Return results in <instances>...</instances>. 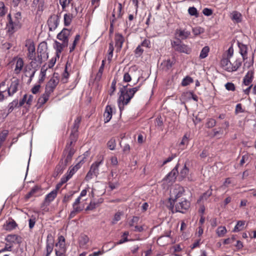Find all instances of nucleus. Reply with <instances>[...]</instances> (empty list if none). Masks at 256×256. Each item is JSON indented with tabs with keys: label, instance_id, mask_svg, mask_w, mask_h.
<instances>
[{
	"label": "nucleus",
	"instance_id": "nucleus-3",
	"mask_svg": "<svg viewBox=\"0 0 256 256\" xmlns=\"http://www.w3.org/2000/svg\"><path fill=\"white\" fill-rule=\"evenodd\" d=\"M58 82L59 78L58 74L54 73L52 78L46 84L44 92L50 95L54 92Z\"/></svg>",
	"mask_w": 256,
	"mask_h": 256
},
{
	"label": "nucleus",
	"instance_id": "nucleus-26",
	"mask_svg": "<svg viewBox=\"0 0 256 256\" xmlns=\"http://www.w3.org/2000/svg\"><path fill=\"white\" fill-rule=\"evenodd\" d=\"M103 202V199L102 198H100L98 199L97 200H92L89 205L86 208V210H92L98 207L100 204H102Z\"/></svg>",
	"mask_w": 256,
	"mask_h": 256
},
{
	"label": "nucleus",
	"instance_id": "nucleus-23",
	"mask_svg": "<svg viewBox=\"0 0 256 256\" xmlns=\"http://www.w3.org/2000/svg\"><path fill=\"white\" fill-rule=\"evenodd\" d=\"M238 46L240 48V52L242 57L243 60L248 58V46L242 43L238 42Z\"/></svg>",
	"mask_w": 256,
	"mask_h": 256
},
{
	"label": "nucleus",
	"instance_id": "nucleus-14",
	"mask_svg": "<svg viewBox=\"0 0 256 256\" xmlns=\"http://www.w3.org/2000/svg\"><path fill=\"white\" fill-rule=\"evenodd\" d=\"M56 190H53L50 192L46 195L44 200L42 204V207L48 206L50 203L53 201L57 196Z\"/></svg>",
	"mask_w": 256,
	"mask_h": 256
},
{
	"label": "nucleus",
	"instance_id": "nucleus-56",
	"mask_svg": "<svg viewBox=\"0 0 256 256\" xmlns=\"http://www.w3.org/2000/svg\"><path fill=\"white\" fill-rule=\"evenodd\" d=\"M188 172L189 169L187 168L186 164H185L183 168L180 172V175L182 178H184L188 176Z\"/></svg>",
	"mask_w": 256,
	"mask_h": 256
},
{
	"label": "nucleus",
	"instance_id": "nucleus-44",
	"mask_svg": "<svg viewBox=\"0 0 256 256\" xmlns=\"http://www.w3.org/2000/svg\"><path fill=\"white\" fill-rule=\"evenodd\" d=\"M216 122L215 120L210 118H208L206 120V128H212L214 126H216Z\"/></svg>",
	"mask_w": 256,
	"mask_h": 256
},
{
	"label": "nucleus",
	"instance_id": "nucleus-2",
	"mask_svg": "<svg viewBox=\"0 0 256 256\" xmlns=\"http://www.w3.org/2000/svg\"><path fill=\"white\" fill-rule=\"evenodd\" d=\"M75 152L74 148H69L66 146L64 149L60 161H63V163L68 166L71 162L73 155Z\"/></svg>",
	"mask_w": 256,
	"mask_h": 256
},
{
	"label": "nucleus",
	"instance_id": "nucleus-52",
	"mask_svg": "<svg viewBox=\"0 0 256 256\" xmlns=\"http://www.w3.org/2000/svg\"><path fill=\"white\" fill-rule=\"evenodd\" d=\"M68 63L67 62L65 66L64 72L62 74V80L64 83L67 82V79L69 76V74L68 72Z\"/></svg>",
	"mask_w": 256,
	"mask_h": 256
},
{
	"label": "nucleus",
	"instance_id": "nucleus-47",
	"mask_svg": "<svg viewBox=\"0 0 256 256\" xmlns=\"http://www.w3.org/2000/svg\"><path fill=\"white\" fill-rule=\"evenodd\" d=\"M212 190L210 186V188L200 196V200H206L212 194Z\"/></svg>",
	"mask_w": 256,
	"mask_h": 256
},
{
	"label": "nucleus",
	"instance_id": "nucleus-24",
	"mask_svg": "<svg viewBox=\"0 0 256 256\" xmlns=\"http://www.w3.org/2000/svg\"><path fill=\"white\" fill-rule=\"evenodd\" d=\"M76 14L74 15L72 14H66L64 15V25L66 26H69L72 21V18L76 16L78 13V9L76 8H75Z\"/></svg>",
	"mask_w": 256,
	"mask_h": 256
},
{
	"label": "nucleus",
	"instance_id": "nucleus-18",
	"mask_svg": "<svg viewBox=\"0 0 256 256\" xmlns=\"http://www.w3.org/2000/svg\"><path fill=\"white\" fill-rule=\"evenodd\" d=\"M6 240L10 243L20 244L22 242V238L16 234H8L6 237Z\"/></svg>",
	"mask_w": 256,
	"mask_h": 256
},
{
	"label": "nucleus",
	"instance_id": "nucleus-33",
	"mask_svg": "<svg viewBox=\"0 0 256 256\" xmlns=\"http://www.w3.org/2000/svg\"><path fill=\"white\" fill-rule=\"evenodd\" d=\"M17 226L18 224L14 220H12L9 222H6V224L4 225L5 229L6 230L9 231H10L14 229Z\"/></svg>",
	"mask_w": 256,
	"mask_h": 256
},
{
	"label": "nucleus",
	"instance_id": "nucleus-5",
	"mask_svg": "<svg viewBox=\"0 0 256 256\" xmlns=\"http://www.w3.org/2000/svg\"><path fill=\"white\" fill-rule=\"evenodd\" d=\"M190 207V202L184 199L183 200L176 203L175 204V212H179L184 213L185 210H186Z\"/></svg>",
	"mask_w": 256,
	"mask_h": 256
},
{
	"label": "nucleus",
	"instance_id": "nucleus-54",
	"mask_svg": "<svg viewBox=\"0 0 256 256\" xmlns=\"http://www.w3.org/2000/svg\"><path fill=\"white\" fill-rule=\"evenodd\" d=\"M15 21L14 24L16 26H20V21L22 19V14L20 12H17L14 15Z\"/></svg>",
	"mask_w": 256,
	"mask_h": 256
},
{
	"label": "nucleus",
	"instance_id": "nucleus-39",
	"mask_svg": "<svg viewBox=\"0 0 256 256\" xmlns=\"http://www.w3.org/2000/svg\"><path fill=\"white\" fill-rule=\"evenodd\" d=\"M16 107H19L18 102V100H15L8 104V113H10Z\"/></svg>",
	"mask_w": 256,
	"mask_h": 256
},
{
	"label": "nucleus",
	"instance_id": "nucleus-6",
	"mask_svg": "<svg viewBox=\"0 0 256 256\" xmlns=\"http://www.w3.org/2000/svg\"><path fill=\"white\" fill-rule=\"evenodd\" d=\"M60 20V16L58 14H52L48 20V24L50 31L54 30L58 27Z\"/></svg>",
	"mask_w": 256,
	"mask_h": 256
},
{
	"label": "nucleus",
	"instance_id": "nucleus-63",
	"mask_svg": "<svg viewBox=\"0 0 256 256\" xmlns=\"http://www.w3.org/2000/svg\"><path fill=\"white\" fill-rule=\"evenodd\" d=\"M144 52V50L142 48V46L139 45L134 50L135 54L137 56H140Z\"/></svg>",
	"mask_w": 256,
	"mask_h": 256
},
{
	"label": "nucleus",
	"instance_id": "nucleus-61",
	"mask_svg": "<svg viewBox=\"0 0 256 256\" xmlns=\"http://www.w3.org/2000/svg\"><path fill=\"white\" fill-rule=\"evenodd\" d=\"M139 219L140 218L138 216H133L132 219L128 222L130 226L132 227L135 224H137Z\"/></svg>",
	"mask_w": 256,
	"mask_h": 256
},
{
	"label": "nucleus",
	"instance_id": "nucleus-7",
	"mask_svg": "<svg viewBox=\"0 0 256 256\" xmlns=\"http://www.w3.org/2000/svg\"><path fill=\"white\" fill-rule=\"evenodd\" d=\"M172 44L174 50L180 52L190 54L192 51L191 48L184 44H182L180 43H178L176 42H174L172 43Z\"/></svg>",
	"mask_w": 256,
	"mask_h": 256
},
{
	"label": "nucleus",
	"instance_id": "nucleus-50",
	"mask_svg": "<svg viewBox=\"0 0 256 256\" xmlns=\"http://www.w3.org/2000/svg\"><path fill=\"white\" fill-rule=\"evenodd\" d=\"M129 234V232L128 231H126L123 233L122 236V238H121L118 242H117V244H120L125 242H128L129 240H128L127 236Z\"/></svg>",
	"mask_w": 256,
	"mask_h": 256
},
{
	"label": "nucleus",
	"instance_id": "nucleus-22",
	"mask_svg": "<svg viewBox=\"0 0 256 256\" xmlns=\"http://www.w3.org/2000/svg\"><path fill=\"white\" fill-rule=\"evenodd\" d=\"M66 165L63 163V161H60L56 167L54 176L56 177L59 174H62L66 167Z\"/></svg>",
	"mask_w": 256,
	"mask_h": 256
},
{
	"label": "nucleus",
	"instance_id": "nucleus-40",
	"mask_svg": "<svg viewBox=\"0 0 256 256\" xmlns=\"http://www.w3.org/2000/svg\"><path fill=\"white\" fill-rule=\"evenodd\" d=\"M88 240L89 238L85 234L81 235L79 238V244L80 246H85L88 242Z\"/></svg>",
	"mask_w": 256,
	"mask_h": 256
},
{
	"label": "nucleus",
	"instance_id": "nucleus-9",
	"mask_svg": "<svg viewBox=\"0 0 256 256\" xmlns=\"http://www.w3.org/2000/svg\"><path fill=\"white\" fill-rule=\"evenodd\" d=\"M26 46L28 48L27 56L29 60H33L36 55V48L34 42L29 39L26 42Z\"/></svg>",
	"mask_w": 256,
	"mask_h": 256
},
{
	"label": "nucleus",
	"instance_id": "nucleus-43",
	"mask_svg": "<svg viewBox=\"0 0 256 256\" xmlns=\"http://www.w3.org/2000/svg\"><path fill=\"white\" fill-rule=\"evenodd\" d=\"M209 51L210 48L208 46H205L204 47L200 52V58L202 59L206 58L208 55Z\"/></svg>",
	"mask_w": 256,
	"mask_h": 256
},
{
	"label": "nucleus",
	"instance_id": "nucleus-21",
	"mask_svg": "<svg viewBox=\"0 0 256 256\" xmlns=\"http://www.w3.org/2000/svg\"><path fill=\"white\" fill-rule=\"evenodd\" d=\"M112 108L110 106L108 105L105 109L104 114V121L105 123L108 122L112 118Z\"/></svg>",
	"mask_w": 256,
	"mask_h": 256
},
{
	"label": "nucleus",
	"instance_id": "nucleus-34",
	"mask_svg": "<svg viewBox=\"0 0 256 256\" xmlns=\"http://www.w3.org/2000/svg\"><path fill=\"white\" fill-rule=\"evenodd\" d=\"M68 46H65V44L64 43H60L58 42L56 40L54 42V48L56 50V52L57 55L58 54H60L62 52L63 48L65 47H67Z\"/></svg>",
	"mask_w": 256,
	"mask_h": 256
},
{
	"label": "nucleus",
	"instance_id": "nucleus-4",
	"mask_svg": "<svg viewBox=\"0 0 256 256\" xmlns=\"http://www.w3.org/2000/svg\"><path fill=\"white\" fill-rule=\"evenodd\" d=\"M184 192V190L183 187L176 186L172 190H170V200H172L173 202H176L178 198L183 196Z\"/></svg>",
	"mask_w": 256,
	"mask_h": 256
},
{
	"label": "nucleus",
	"instance_id": "nucleus-49",
	"mask_svg": "<svg viewBox=\"0 0 256 256\" xmlns=\"http://www.w3.org/2000/svg\"><path fill=\"white\" fill-rule=\"evenodd\" d=\"M212 132L213 134H210L211 138H214L218 135H222L224 134V131L222 128H219L218 130L216 128H214L212 130Z\"/></svg>",
	"mask_w": 256,
	"mask_h": 256
},
{
	"label": "nucleus",
	"instance_id": "nucleus-15",
	"mask_svg": "<svg viewBox=\"0 0 256 256\" xmlns=\"http://www.w3.org/2000/svg\"><path fill=\"white\" fill-rule=\"evenodd\" d=\"M32 62H30V66L32 68H38L40 64L42 63L44 58L41 55L38 54L37 56L36 55L34 56L33 60H31Z\"/></svg>",
	"mask_w": 256,
	"mask_h": 256
},
{
	"label": "nucleus",
	"instance_id": "nucleus-28",
	"mask_svg": "<svg viewBox=\"0 0 256 256\" xmlns=\"http://www.w3.org/2000/svg\"><path fill=\"white\" fill-rule=\"evenodd\" d=\"M24 62L22 58H18L16 68L14 69V72L16 74H19L24 67Z\"/></svg>",
	"mask_w": 256,
	"mask_h": 256
},
{
	"label": "nucleus",
	"instance_id": "nucleus-55",
	"mask_svg": "<svg viewBox=\"0 0 256 256\" xmlns=\"http://www.w3.org/2000/svg\"><path fill=\"white\" fill-rule=\"evenodd\" d=\"M192 32L195 36H198L200 34H202L204 32V28L200 27L197 26L192 28Z\"/></svg>",
	"mask_w": 256,
	"mask_h": 256
},
{
	"label": "nucleus",
	"instance_id": "nucleus-13",
	"mask_svg": "<svg viewBox=\"0 0 256 256\" xmlns=\"http://www.w3.org/2000/svg\"><path fill=\"white\" fill-rule=\"evenodd\" d=\"M46 50L47 44L44 42L40 43L37 49V53L38 54L41 55L43 56L44 60H46L48 57Z\"/></svg>",
	"mask_w": 256,
	"mask_h": 256
},
{
	"label": "nucleus",
	"instance_id": "nucleus-45",
	"mask_svg": "<svg viewBox=\"0 0 256 256\" xmlns=\"http://www.w3.org/2000/svg\"><path fill=\"white\" fill-rule=\"evenodd\" d=\"M155 124L156 126L160 128L161 130H163L164 120L162 118L159 116L155 120Z\"/></svg>",
	"mask_w": 256,
	"mask_h": 256
},
{
	"label": "nucleus",
	"instance_id": "nucleus-42",
	"mask_svg": "<svg viewBox=\"0 0 256 256\" xmlns=\"http://www.w3.org/2000/svg\"><path fill=\"white\" fill-rule=\"evenodd\" d=\"M107 146L110 150H114L116 146V140L114 138H111L107 142Z\"/></svg>",
	"mask_w": 256,
	"mask_h": 256
},
{
	"label": "nucleus",
	"instance_id": "nucleus-35",
	"mask_svg": "<svg viewBox=\"0 0 256 256\" xmlns=\"http://www.w3.org/2000/svg\"><path fill=\"white\" fill-rule=\"evenodd\" d=\"M81 161L78 163L76 165L72 168H70L68 170L67 174L72 178L74 174L80 168Z\"/></svg>",
	"mask_w": 256,
	"mask_h": 256
},
{
	"label": "nucleus",
	"instance_id": "nucleus-64",
	"mask_svg": "<svg viewBox=\"0 0 256 256\" xmlns=\"http://www.w3.org/2000/svg\"><path fill=\"white\" fill-rule=\"evenodd\" d=\"M226 88L228 90L234 91L235 86L234 84L232 82H227L225 84Z\"/></svg>",
	"mask_w": 256,
	"mask_h": 256
},
{
	"label": "nucleus",
	"instance_id": "nucleus-27",
	"mask_svg": "<svg viewBox=\"0 0 256 256\" xmlns=\"http://www.w3.org/2000/svg\"><path fill=\"white\" fill-rule=\"evenodd\" d=\"M78 134L76 132H73L71 131L69 141L67 142L66 146L69 148H73L72 145L73 143L75 142L78 138Z\"/></svg>",
	"mask_w": 256,
	"mask_h": 256
},
{
	"label": "nucleus",
	"instance_id": "nucleus-51",
	"mask_svg": "<svg viewBox=\"0 0 256 256\" xmlns=\"http://www.w3.org/2000/svg\"><path fill=\"white\" fill-rule=\"evenodd\" d=\"M226 232V229L225 226H219L216 230V234L220 237L223 236Z\"/></svg>",
	"mask_w": 256,
	"mask_h": 256
},
{
	"label": "nucleus",
	"instance_id": "nucleus-29",
	"mask_svg": "<svg viewBox=\"0 0 256 256\" xmlns=\"http://www.w3.org/2000/svg\"><path fill=\"white\" fill-rule=\"evenodd\" d=\"M102 160L103 158L100 161L96 162L91 166L90 170L94 172V175L96 176H97L98 174V167L102 163Z\"/></svg>",
	"mask_w": 256,
	"mask_h": 256
},
{
	"label": "nucleus",
	"instance_id": "nucleus-38",
	"mask_svg": "<svg viewBox=\"0 0 256 256\" xmlns=\"http://www.w3.org/2000/svg\"><path fill=\"white\" fill-rule=\"evenodd\" d=\"M80 121H81V118L80 116H78L76 118V119L74 120V125H73L71 131H72L73 132H78Z\"/></svg>",
	"mask_w": 256,
	"mask_h": 256
},
{
	"label": "nucleus",
	"instance_id": "nucleus-46",
	"mask_svg": "<svg viewBox=\"0 0 256 256\" xmlns=\"http://www.w3.org/2000/svg\"><path fill=\"white\" fill-rule=\"evenodd\" d=\"M45 0H41L38 2L37 4H33L32 5L35 6L37 7V12H42L44 9Z\"/></svg>",
	"mask_w": 256,
	"mask_h": 256
},
{
	"label": "nucleus",
	"instance_id": "nucleus-57",
	"mask_svg": "<svg viewBox=\"0 0 256 256\" xmlns=\"http://www.w3.org/2000/svg\"><path fill=\"white\" fill-rule=\"evenodd\" d=\"M188 12L190 16H195L196 18L198 16V13L196 8L194 6L189 8Z\"/></svg>",
	"mask_w": 256,
	"mask_h": 256
},
{
	"label": "nucleus",
	"instance_id": "nucleus-12",
	"mask_svg": "<svg viewBox=\"0 0 256 256\" xmlns=\"http://www.w3.org/2000/svg\"><path fill=\"white\" fill-rule=\"evenodd\" d=\"M56 247H58V249H55L56 253H66V247L65 244V238L64 236H60L58 238V242L56 244Z\"/></svg>",
	"mask_w": 256,
	"mask_h": 256
},
{
	"label": "nucleus",
	"instance_id": "nucleus-10",
	"mask_svg": "<svg viewBox=\"0 0 256 256\" xmlns=\"http://www.w3.org/2000/svg\"><path fill=\"white\" fill-rule=\"evenodd\" d=\"M54 242V236L52 234H48L46 238V256H49L53 250Z\"/></svg>",
	"mask_w": 256,
	"mask_h": 256
},
{
	"label": "nucleus",
	"instance_id": "nucleus-11",
	"mask_svg": "<svg viewBox=\"0 0 256 256\" xmlns=\"http://www.w3.org/2000/svg\"><path fill=\"white\" fill-rule=\"evenodd\" d=\"M179 164H178L176 166L169 172L164 178V180L167 182H173L175 181L176 176L178 174V167Z\"/></svg>",
	"mask_w": 256,
	"mask_h": 256
},
{
	"label": "nucleus",
	"instance_id": "nucleus-20",
	"mask_svg": "<svg viewBox=\"0 0 256 256\" xmlns=\"http://www.w3.org/2000/svg\"><path fill=\"white\" fill-rule=\"evenodd\" d=\"M19 80L18 79L15 80L11 82L10 86L8 90V96H11L16 92Z\"/></svg>",
	"mask_w": 256,
	"mask_h": 256
},
{
	"label": "nucleus",
	"instance_id": "nucleus-19",
	"mask_svg": "<svg viewBox=\"0 0 256 256\" xmlns=\"http://www.w3.org/2000/svg\"><path fill=\"white\" fill-rule=\"evenodd\" d=\"M176 34L182 40H185L190 35V32L186 28L177 29L176 30Z\"/></svg>",
	"mask_w": 256,
	"mask_h": 256
},
{
	"label": "nucleus",
	"instance_id": "nucleus-36",
	"mask_svg": "<svg viewBox=\"0 0 256 256\" xmlns=\"http://www.w3.org/2000/svg\"><path fill=\"white\" fill-rule=\"evenodd\" d=\"M50 96V94L44 92V93L42 94V96L38 100V103L40 105L42 106L48 100Z\"/></svg>",
	"mask_w": 256,
	"mask_h": 256
},
{
	"label": "nucleus",
	"instance_id": "nucleus-16",
	"mask_svg": "<svg viewBox=\"0 0 256 256\" xmlns=\"http://www.w3.org/2000/svg\"><path fill=\"white\" fill-rule=\"evenodd\" d=\"M115 46L116 48L117 51H120L122 46V44H124V38L123 36L119 33H116L115 34Z\"/></svg>",
	"mask_w": 256,
	"mask_h": 256
},
{
	"label": "nucleus",
	"instance_id": "nucleus-32",
	"mask_svg": "<svg viewBox=\"0 0 256 256\" xmlns=\"http://www.w3.org/2000/svg\"><path fill=\"white\" fill-rule=\"evenodd\" d=\"M40 188L38 186H34L30 192H28L24 197V198L26 200H28V199H30V198L33 196L35 194H36L39 190Z\"/></svg>",
	"mask_w": 256,
	"mask_h": 256
},
{
	"label": "nucleus",
	"instance_id": "nucleus-60",
	"mask_svg": "<svg viewBox=\"0 0 256 256\" xmlns=\"http://www.w3.org/2000/svg\"><path fill=\"white\" fill-rule=\"evenodd\" d=\"M244 224V221L239 220L237 222L236 224L234 226L233 232H238L241 230L240 228V226H243Z\"/></svg>",
	"mask_w": 256,
	"mask_h": 256
},
{
	"label": "nucleus",
	"instance_id": "nucleus-30",
	"mask_svg": "<svg viewBox=\"0 0 256 256\" xmlns=\"http://www.w3.org/2000/svg\"><path fill=\"white\" fill-rule=\"evenodd\" d=\"M108 186L111 189V190H113L116 188L119 185L118 182V179L115 177L114 178H111L110 177H108Z\"/></svg>",
	"mask_w": 256,
	"mask_h": 256
},
{
	"label": "nucleus",
	"instance_id": "nucleus-53",
	"mask_svg": "<svg viewBox=\"0 0 256 256\" xmlns=\"http://www.w3.org/2000/svg\"><path fill=\"white\" fill-rule=\"evenodd\" d=\"M80 39V36L79 34H77L76 36L74 38V41L72 43V46L70 48V52H72L76 48V44L79 41Z\"/></svg>",
	"mask_w": 256,
	"mask_h": 256
},
{
	"label": "nucleus",
	"instance_id": "nucleus-31",
	"mask_svg": "<svg viewBox=\"0 0 256 256\" xmlns=\"http://www.w3.org/2000/svg\"><path fill=\"white\" fill-rule=\"evenodd\" d=\"M232 20L236 23H239L242 22V16L240 12L237 11H234L231 14Z\"/></svg>",
	"mask_w": 256,
	"mask_h": 256
},
{
	"label": "nucleus",
	"instance_id": "nucleus-59",
	"mask_svg": "<svg viewBox=\"0 0 256 256\" xmlns=\"http://www.w3.org/2000/svg\"><path fill=\"white\" fill-rule=\"evenodd\" d=\"M182 96L184 102L190 100L192 99V92L184 93Z\"/></svg>",
	"mask_w": 256,
	"mask_h": 256
},
{
	"label": "nucleus",
	"instance_id": "nucleus-41",
	"mask_svg": "<svg viewBox=\"0 0 256 256\" xmlns=\"http://www.w3.org/2000/svg\"><path fill=\"white\" fill-rule=\"evenodd\" d=\"M174 62L172 61L170 59H168L166 60H164L162 65L164 66V68L166 70H170L174 64Z\"/></svg>",
	"mask_w": 256,
	"mask_h": 256
},
{
	"label": "nucleus",
	"instance_id": "nucleus-37",
	"mask_svg": "<svg viewBox=\"0 0 256 256\" xmlns=\"http://www.w3.org/2000/svg\"><path fill=\"white\" fill-rule=\"evenodd\" d=\"M242 61L240 58H238L232 64L231 72L236 71L242 66Z\"/></svg>",
	"mask_w": 256,
	"mask_h": 256
},
{
	"label": "nucleus",
	"instance_id": "nucleus-48",
	"mask_svg": "<svg viewBox=\"0 0 256 256\" xmlns=\"http://www.w3.org/2000/svg\"><path fill=\"white\" fill-rule=\"evenodd\" d=\"M193 82V79L191 77L189 76H186L182 80V85L184 86H187L189 85L190 84L192 83Z\"/></svg>",
	"mask_w": 256,
	"mask_h": 256
},
{
	"label": "nucleus",
	"instance_id": "nucleus-17",
	"mask_svg": "<svg viewBox=\"0 0 256 256\" xmlns=\"http://www.w3.org/2000/svg\"><path fill=\"white\" fill-rule=\"evenodd\" d=\"M220 66L225 70L228 72H231L232 63L230 62L228 58L223 56L220 60Z\"/></svg>",
	"mask_w": 256,
	"mask_h": 256
},
{
	"label": "nucleus",
	"instance_id": "nucleus-62",
	"mask_svg": "<svg viewBox=\"0 0 256 256\" xmlns=\"http://www.w3.org/2000/svg\"><path fill=\"white\" fill-rule=\"evenodd\" d=\"M175 202H173L172 200H170L169 199V204L168 206V208L169 210H171L172 213L176 212L174 209H175Z\"/></svg>",
	"mask_w": 256,
	"mask_h": 256
},
{
	"label": "nucleus",
	"instance_id": "nucleus-58",
	"mask_svg": "<svg viewBox=\"0 0 256 256\" xmlns=\"http://www.w3.org/2000/svg\"><path fill=\"white\" fill-rule=\"evenodd\" d=\"M7 12V8H6L3 2H0V16H4Z\"/></svg>",
	"mask_w": 256,
	"mask_h": 256
},
{
	"label": "nucleus",
	"instance_id": "nucleus-8",
	"mask_svg": "<svg viewBox=\"0 0 256 256\" xmlns=\"http://www.w3.org/2000/svg\"><path fill=\"white\" fill-rule=\"evenodd\" d=\"M70 30L66 28H64L58 34L57 38L62 40L65 46H68V38L70 36Z\"/></svg>",
	"mask_w": 256,
	"mask_h": 256
},
{
	"label": "nucleus",
	"instance_id": "nucleus-25",
	"mask_svg": "<svg viewBox=\"0 0 256 256\" xmlns=\"http://www.w3.org/2000/svg\"><path fill=\"white\" fill-rule=\"evenodd\" d=\"M254 70H249L246 75L244 76L243 79V83L246 86H248L252 82L254 78Z\"/></svg>",
	"mask_w": 256,
	"mask_h": 256
},
{
	"label": "nucleus",
	"instance_id": "nucleus-1",
	"mask_svg": "<svg viewBox=\"0 0 256 256\" xmlns=\"http://www.w3.org/2000/svg\"><path fill=\"white\" fill-rule=\"evenodd\" d=\"M128 86H132L127 84L126 86H122L120 88V95L118 98V105L120 111L124 109V106L127 105L130 102V100L140 87V85L132 88H128Z\"/></svg>",
	"mask_w": 256,
	"mask_h": 256
}]
</instances>
